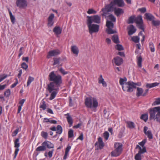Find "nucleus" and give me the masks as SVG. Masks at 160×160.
Wrapping results in <instances>:
<instances>
[{"label":"nucleus","mask_w":160,"mask_h":160,"mask_svg":"<svg viewBox=\"0 0 160 160\" xmlns=\"http://www.w3.org/2000/svg\"><path fill=\"white\" fill-rule=\"evenodd\" d=\"M14 147L16 148V149L14 152L13 159H15L16 158L19 150V148L20 146V143H19V139L18 138L16 139L14 141Z\"/></svg>","instance_id":"10"},{"label":"nucleus","mask_w":160,"mask_h":160,"mask_svg":"<svg viewBox=\"0 0 160 160\" xmlns=\"http://www.w3.org/2000/svg\"><path fill=\"white\" fill-rule=\"evenodd\" d=\"M152 24L155 26H158L160 25V21L159 20H155L153 19L152 21Z\"/></svg>","instance_id":"37"},{"label":"nucleus","mask_w":160,"mask_h":160,"mask_svg":"<svg viewBox=\"0 0 160 160\" xmlns=\"http://www.w3.org/2000/svg\"><path fill=\"white\" fill-rule=\"evenodd\" d=\"M98 144L99 148L100 149H102L104 146V144L102 138L100 137L98 138V141L95 143V145L96 146Z\"/></svg>","instance_id":"17"},{"label":"nucleus","mask_w":160,"mask_h":160,"mask_svg":"<svg viewBox=\"0 0 160 160\" xmlns=\"http://www.w3.org/2000/svg\"><path fill=\"white\" fill-rule=\"evenodd\" d=\"M127 79L126 78H120L119 82L120 85L122 86V88L123 87V86L124 85V84H125L127 82Z\"/></svg>","instance_id":"31"},{"label":"nucleus","mask_w":160,"mask_h":160,"mask_svg":"<svg viewBox=\"0 0 160 160\" xmlns=\"http://www.w3.org/2000/svg\"><path fill=\"white\" fill-rule=\"evenodd\" d=\"M73 131L72 129H70L68 132V137L69 138H72L73 136Z\"/></svg>","instance_id":"44"},{"label":"nucleus","mask_w":160,"mask_h":160,"mask_svg":"<svg viewBox=\"0 0 160 160\" xmlns=\"http://www.w3.org/2000/svg\"><path fill=\"white\" fill-rule=\"evenodd\" d=\"M34 80V78L33 77L29 76L27 82V86H29Z\"/></svg>","instance_id":"40"},{"label":"nucleus","mask_w":160,"mask_h":160,"mask_svg":"<svg viewBox=\"0 0 160 160\" xmlns=\"http://www.w3.org/2000/svg\"><path fill=\"white\" fill-rule=\"evenodd\" d=\"M87 13L88 14H91L92 13L95 14L96 13V11L92 9H89Z\"/></svg>","instance_id":"57"},{"label":"nucleus","mask_w":160,"mask_h":160,"mask_svg":"<svg viewBox=\"0 0 160 160\" xmlns=\"http://www.w3.org/2000/svg\"><path fill=\"white\" fill-rule=\"evenodd\" d=\"M53 151H54V150H52L48 152V155L49 157L50 158H51L52 157Z\"/></svg>","instance_id":"64"},{"label":"nucleus","mask_w":160,"mask_h":160,"mask_svg":"<svg viewBox=\"0 0 160 160\" xmlns=\"http://www.w3.org/2000/svg\"><path fill=\"white\" fill-rule=\"evenodd\" d=\"M112 39L115 43H119L120 42L119 40L118 37L117 35H114L112 37Z\"/></svg>","instance_id":"27"},{"label":"nucleus","mask_w":160,"mask_h":160,"mask_svg":"<svg viewBox=\"0 0 160 160\" xmlns=\"http://www.w3.org/2000/svg\"><path fill=\"white\" fill-rule=\"evenodd\" d=\"M7 77L6 75H0V82L6 78Z\"/></svg>","instance_id":"56"},{"label":"nucleus","mask_w":160,"mask_h":160,"mask_svg":"<svg viewBox=\"0 0 160 160\" xmlns=\"http://www.w3.org/2000/svg\"><path fill=\"white\" fill-rule=\"evenodd\" d=\"M132 40L135 43H138L139 41V38L138 36H133L132 37Z\"/></svg>","instance_id":"43"},{"label":"nucleus","mask_w":160,"mask_h":160,"mask_svg":"<svg viewBox=\"0 0 160 160\" xmlns=\"http://www.w3.org/2000/svg\"><path fill=\"white\" fill-rule=\"evenodd\" d=\"M139 151L138 152L141 154L142 153H144L146 152V148L145 147H143V148L142 149L141 148V149H140Z\"/></svg>","instance_id":"55"},{"label":"nucleus","mask_w":160,"mask_h":160,"mask_svg":"<svg viewBox=\"0 0 160 160\" xmlns=\"http://www.w3.org/2000/svg\"><path fill=\"white\" fill-rule=\"evenodd\" d=\"M4 95L7 97H8L10 94V91L9 89L7 90L4 92Z\"/></svg>","instance_id":"54"},{"label":"nucleus","mask_w":160,"mask_h":160,"mask_svg":"<svg viewBox=\"0 0 160 160\" xmlns=\"http://www.w3.org/2000/svg\"><path fill=\"white\" fill-rule=\"evenodd\" d=\"M60 51L58 49L51 50L48 52L47 55V58H49L51 57L57 56L60 54Z\"/></svg>","instance_id":"11"},{"label":"nucleus","mask_w":160,"mask_h":160,"mask_svg":"<svg viewBox=\"0 0 160 160\" xmlns=\"http://www.w3.org/2000/svg\"><path fill=\"white\" fill-rule=\"evenodd\" d=\"M149 47L150 49V51L152 52H155V47L153 43L152 42H150L149 44Z\"/></svg>","instance_id":"34"},{"label":"nucleus","mask_w":160,"mask_h":160,"mask_svg":"<svg viewBox=\"0 0 160 160\" xmlns=\"http://www.w3.org/2000/svg\"><path fill=\"white\" fill-rule=\"evenodd\" d=\"M138 10L141 13H144L146 11V9L145 8H142L138 9Z\"/></svg>","instance_id":"58"},{"label":"nucleus","mask_w":160,"mask_h":160,"mask_svg":"<svg viewBox=\"0 0 160 160\" xmlns=\"http://www.w3.org/2000/svg\"><path fill=\"white\" fill-rule=\"evenodd\" d=\"M140 118L143 120L145 122H146L148 118V114H142Z\"/></svg>","instance_id":"39"},{"label":"nucleus","mask_w":160,"mask_h":160,"mask_svg":"<svg viewBox=\"0 0 160 160\" xmlns=\"http://www.w3.org/2000/svg\"><path fill=\"white\" fill-rule=\"evenodd\" d=\"M41 136L45 139H46L48 138V135L47 132L42 131L41 132Z\"/></svg>","instance_id":"41"},{"label":"nucleus","mask_w":160,"mask_h":160,"mask_svg":"<svg viewBox=\"0 0 160 160\" xmlns=\"http://www.w3.org/2000/svg\"><path fill=\"white\" fill-rule=\"evenodd\" d=\"M143 89L140 88H137V92H136V96L138 97H139L141 96H142V95H143Z\"/></svg>","instance_id":"25"},{"label":"nucleus","mask_w":160,"mask_h":160,"mask_svg":"<svg viewBox=\"0 0 160 160\" xmlns=\"http://www.w3.org/2000/svg\"><path fill=\"white\" fill-rule=\"evenodd\" d=\"M114 62L116 65L119 66L123 62V59L121 58L117 57L114 58Z\"/></svg>","instance_id":"20"},{"label":"nucleus","mask_w":160,"mask_h":160,"mask_svg":"<svg viewBox=\"0 0 160 160\" xmlns=\"http://www.w3.org/2000/svg\"><path fill=\"white\" fill-rule=\"evenodd\" d=\"M115 48L119 51L122 50H123V48L122 46L120 44H117L115 46Z\"/></svg>","instance_id":"46"},{"label":"nucleus","mask_w":160,"mask_h":160,"mask_svg":"<svg viewBox=\"0 0 160 160\" xmlns=\"http://www.w3.org/2000/svg\"><path fill=\"white\" fill-rule=\"evenodd\" d=\"M23 49V47H21L19 49V53L18 55V57H20L21 55H22L23 54V52H22V50Z\"/></svg>","instance_id":"62"},{"label":"nucleus","mask_w":160,"mask_h":160,"mask_svg":"<svg viewBox=\"0 0 160 160\" xmlns=\"http://www.w3.org/2000/svg\"><path fill=\"white\" fill-rule=\"evenodd\" d=\"M148 129V127L146 126H145L144 127L143 130L144 133L147 136L149 139H152L153 138L152 134L151 131L148 130V131H147Z\"/></svg>","instance_id":"15"},{"label":"nucleus","mask_w":160,"mask_h":160,"mask_svg":"<svg viewBox=\"0 0 160 160\" xmlns=\"http://www.w3.org/2000/svg\"><path fill=\"white\" fill-rule=\"evenodd\" d=\"M39 107L43 110H45L47 108V105L45 103V101L43 100H42L40 104Z\"/></svg>","instance_id":"30"},{"label":"nucleus","mask_w":160,"mask_h":160,"mask_svg":"<svg viewBox=\"0 0 160 160\" xmlns=\"http://www.w3.org/2000/svg\"><path fill=\"white\" fill-rule=\"evenodd\" d=\"M8 11L9 14L10 18L11 19V22H12L13 24L14 23L15 21V17L12 14V13L10 10L9 9H8Z\"/></svg>","instance_id":"29"},{"label":"nucleus","mask_w":160,"mask_h":160,"mask_svg":"<svg viewBox=\"0 0 160 160\" xmlns=\"http://www.w3.org/2000/svg\"><path fill=\"white\" fill-rule=\"evenodd\" d=\"M18 129H17L12 132V137H14V136H16L18 133Z\"/></svg>","instance_id":"60"},{"label":"nucleus","mask_w":160,"mask_h":160,"mask_svg":"<svg viewBox=\"0 0 160 160\" xmlns=\"http://www.w3.org/2000/svg\"><path fill=\"white\" fill-rule=\"evenodd\" d=\"M25 101V99H22L20 100L19 102V104H20L19 105L22 106Z\"/></svg>","instance_id":"63"},{"label":"nucleus","mask_w":160,"mask_h":160,"mask_svg":"<svg viewBox=\"0 0 160 160\" xmlns=\"http://www.w3.org/2000/svg\"><path fill=\"white\" fill-rule=\"evenodd\" d=\"M149 112L150 120H156L158 122L160 121V106L150 109Z\"/></svg>","instance_id":"3"},{"label":"nucleus","mask_w":160,"mask_h":160,"mask_svg":"<svg viewBox=\"0 0 160 160\" xmlns=\"http://www.w3.org/2000/svg\"><path fill=\"white\" fill-rule=\"evenodd\" d=\"M113 2L114 4L119 7H123L124 5V2L123 0H113Z\"/></svg>","instance_id":"19"},{"label":"nucleus","mask_w":160,"mask_h":160,"mask_svg":"<svg viewBox=\"0 0 160 160\" xmlns=\"http://www.w3.org/2000/svg\"><path fill=\"white\" fill-rule=\"evenodd\" d=\"M135 16L134 15L130 16L128 18V23L129 24L133 23L134 22H135Z\"/></svg>","instance_id":"33"},{"label":"nucleus","mask_w":160,"mask_h":160,"mask_svg":"<svg viewBox=\"0 0 160 160\" xmlns=\"http://www.w3.org/2000/svg\"><path fill=\"white\" fill-rule=\"evenodd\" d=\"M145 18L148 20L152 21L155 19L154 17L150 13H146L145 14Z\"/></svg>","instance_id":"24"},{"label":"nucleus","mask_w":160,"mask_h":160,"mask_svg":"<svg viewBox=\"0 0 160 160\" xmlns=\"http://www.w3.org/2000/svg\"><path fill=\"white\" fill-rule=\"evenodd\" d=\"M42 145H43L44 147L46 148H54V145L51 142L45 140L42 144Z\"/></svg>","instance_id":"16"},{"label":"nucleus","mask_w":160,"mask_h":160,"mask_svg":"<svg viewBox=\"0 0 160 160\" xmlns=\"http://www.w3.org/2000/svg\"><path fill=\"white\" fill-rule=\"evenodd\" d=\"M108 17L109 19L112 22H114L116 21V18L113 15L110 14Z\"/></svg>","instance_id":"50"},{"label":"nucleus","mask_w":160,"mask_h":160,"mask_svg":"<svg viewBox=\"0 0 160 160\" xmlns=\"http://www.w3.org/2000/svg\"><path fill=\"white\" fill-rule=\"evenodd\" d=\"M114 150L111 153L112 156L117 157L121 154L122 151V145L120 143L115 142L114 145Z\"/></svg>","instance_id":"4"},{"label":"nucleus","mask_w":160,"mask_h":160,"mask_svg":"<svg viewBox=\"0 0 160 160\" xmlns=\"http://www.w3.org/2000/svg\"><path fill=\"white\" fill-rule=\"evenodd\" d=\"M106 31L107 33L108 34H113L116 32V31H113L112 29L110 28H108L107 29Z\"/></svg>","instance_id":"47"},{"label":"nucleus","mask_w":160,"mask_h":160,"mask_svg":"<svg viewBox=\"0 0 160 160\" xmlns=\"http://www.w3.org/2000/svg\"><path fill=\"white\" fill-rule=\"evenodd\" d=\"M154 105H158L160 104V98H157L154 102Z\"/></svg>","instance_id":"61"},{"label":"nucleus","mask_w":160,"mask_h":160,"mask_svg":"<svg viewBox=\"0 0 160 160\" xmlns=\"http://www.w3.org/2000/svg\"><path fill=\"white\" fill-rule=\"evenodd\" d=\"M48 79L52 82L47 85L46 89L51 93L49 99L52 100L55 98L58 92L59 87L62 83V77L60 75H56L54 71H52L48 75Z\"/></svg>","instance_id":"1"},{"label":"nucleus","mask_w":160,"mask_h":160,"mask_svg":"<svg viewBox=\"0 0 160 160\" xmlns=\"http://www.w3.org/2000/svg\"><path fill=\"white\" fill-rule=\"evenodd\" d=\"M71 146H70L69 145H68L66 148L65 149V152L68 153L70 150L71 149Z\"/></svg>","instance_id":"59"},{"label":"nucleus","mask_w":160,"mask_h":160,"mask_svg":"<svg viewBox=\"0 0 160 160\" xmlns=\"http://www.w3.org/2000/svg\"><path fill=\"white\" fill-rule=\"evenodd\" d=\"M98 83L99 84H102V86L104 87H106L107 84L106 82L104 81V79L102 78V75H100L99 77L98 78Z\"/></svg>","instance_id":"23"},{"label":"nucleus","mask_w":160,"mask_h":160,"mask_svg":"<svg viewBox=\"0 0 160 160\" xmlns=\"http://www.w3.org/2000/svg\"><path fill=\"white\" fill-rule=\"evenodd\" d=\"M147 142V139H144L142 140V141L138 143V144L141 146L142 147H144L145 143Z\"/></svg>","instance_id":"49"},{"label":"nucleus","mask_w":160,"mask_h":160,"mask_svg":"<svg viewBox=\"0 0 160 160\" xmlns=\"http://www.w3.org/2000/svg\"><path fill=\"white\" fill-rule=\"evenodd\" d=\"M159 83L154 82L152 83H147L146 85L147 88H151L158 86Z\"/></svg>","instance_id":"28"},{"label":"nucleus","mask_w":160,"mask_h":160,"mask_svg":"<svg viewBox=\"0 0 160 160\" xmlns=\"http://www.w3.org/2000/svg\"><path fill=\"white\" fill-rule=\"evenodd\" d=\"M106 26L108 28H113V24L111 21H108L106 22Z\"/></svg>","instance_id":"42"},{"label":"nucleus","mask_w":160,"mask_h":160,"mask_svg":"<svg viewBox=\"0 0 160 160\" xmlns=\"http://www.w3.org/2000/svg\"><path fill=\"white\" fill-rule=\"evenodd\" d=\"M55 16L53 13L51 14L48 18V26L51 27L53 26L54 22V18Z\"/></svg>","instance_id":"13"},{"label":"nucleus","mask_w":160,"mask_h":160,"mask_svg":"<svg viewBox=\"0 0 160 160\" xmlns=\"http://www.w3.org/2000/svg\"><path fill=\"white\" fill-rule=\"evenodd\" d=\"M103 136L105 139L106 140H107L108 139L109 137V133L107 131L103 133Z\"/></svg>","instance_id":"51"},{"label":"nucleus","mask_w":160,"mask_h":160,"mask_svg":"<svg viewBox=\"0 0 160 160\" xmlns=\"http://www.w3.org/2000/svg\"><path fill=\"white\" fill-rule=\"evenodd\" d=\"M90 20L92 23L94 22L97 23H99L101 22L100 17L98 15H94L93 16L88 17L87 22Z\"/></svg>","instance_id":"12"},{"label":"nucleus","mask_w":160,"mask_h":160,"mask_svg":"<svg viewBox=\"0 0 160 160\" xmlns=\"http://www.w3.org/2000/svg\"><path fill=\"white\" fill-rule=\"evenodd\" d=\"M54 63H53V65H56L58 64L59 62L60 58H54Z\"/></svg>","instance_id":"53"},{"label":"nucleus","mask_w":160,"mask_h":160,"mask_svg":"<svg viewBox=\"0 0 160 160\" xmlns=\"http://www.w3.org/2000/svg\"><path fill=\"white\" fill-rule=\"evenodd\" d=\"M65 115L67 116L66 118L70 126H71L73 123V120L72 117L70 116L69 114L68 113L66 114Z\"/></svg>","instance_id":"26"},{"label":"nucleus","mask_w":160,"mask_h":160,"mask_svg":"<svg viewBox=\"0 0 160 160\" xmlns=\"http://www.w3.org/2000/svg\"><path fill=\"white\" fill-rule=\"evenodd\" d=\"M53 31L55 34L58 35L61 33L62 29L59 26H56L54 28Z\"/></svg>","instance_id":"21"},{"label":"nucleus","mask_w":160,"mask_h":160,"mask_svg":"<svg viewBox=\"0 0 160 160\" xmlns=\"http://www.w3.org/2000/svg\"><path fill=\"white\" fill-rule=\"evenodd\" d=\"M128 127L129 128L132 129L134 128L135 124L134 123L132 122L128 121L127 122Z\"/></svg>","instance_id":"36"},{"label":"nucleus","mask_w":160,"mask_h":160,"mask_svg":"<svg viewBox=\"0 0 160 160\" xmlns=\"http://www.w3.org/2000/svg\"><path fill=\"white\" fill-rule=\"evenodd\" d=\"M98 102L96 98L92 97H88L85 100V105L88 108L91 109L96 112L97 108L98 106Z\"/></svg>","instance_id":"2"},{"label":"nucleus","mask_w":160,"mask_h":160,"mask_svg":"<svg viewBox=\"0 0 160 160\" xmlns=\"http://www.w3.org/2000/svg\"><path fill=\"white\" fill-rule=\"evenodd\" d=\"M16 5L20 8L25 9L27 7L28 3L26 0H16Z\"/></svg>","instance_id":"9"},{"label":"nucleus","mask_w":160,"mask_h":160,"mask_svg":"<svg viewBox=\"0 0 160 160\" xmlns=\"http://www.w3.org/2000/svg\"><path fill=\"white\" fill-rule=\"evenodd\" d=\"M136 31V29L134 26L132 25H130L128 31V34L129 35H131L134 33Z\"/></svg>","instance_id":"22"},{"label":"nucleus","mask_w":160,"mask_h":160,"mask_svg":"<svg viewBox=\"0 0 160 160\" xmlns=\"http://www.w3.org/2000/svg\"><path fill=\"white\" fill-rule=\"evenodd\" d=\"M87 24L90 34H92L93 33L97 32L99 31V26L97 24H92L90 20H89L88 22H87Z\"/></svg>","instance_id":"5"},{"label":"nucleus","mask_w":160,"mask_h":160,"mask_svg":"<svg viewBox=\"0 0 160 160\" xmlns=\"http://www.w3.org/2000/svg\"><path fill=\"white\" fill-rule=\"evenodd\" d=\"M135 22L139 28L144 31V28L143 24V21L142 17L141 15L138 16L135 18Z\"/></svg>","instance_id":"8"},{"label":"nucleus","mask_w":160,"mask_h":160,"mask_svg":"<svg viewBox=\"0 0 160 160\" xmlns=\"http://www.w3.org/2000/svg\"><path fill=\"white\" fill-rule=\"evenodd\" d=\"M137 64L138 67L141 68L142 67V58L141 56H140L137 57Z\"/></svg>","instance_id":"35"},{"label":"nucleus","mask_w":160,"mask_h":160,"mask_svg":"<svg viewBox=\"0 0 160 160\" xmlns=\"http://www.w3.org/2000/svg\"><path fill=\"white\" fill-rule=\"evenodd\" d=\"M46 148H45L43 145L39 146L36 149V151L38 152H40L44 151L46 150Z\"/></svg>","instance_id":"38"},{"label":"nucleus","mask_w":160,"mask_h":160,"mask_svg":"<svg viewBox=\"0 0 160 160\" xmlns=\"http://www.w3.org/2000/svg\"><path fill=\"white\" fill-rule=\"evenodd\" d=\"M114 8V5L113 2H111L110 4L105 5L104 8L102 9V11L104 14H106L108 12L113 11Z\"/></svg>","instance_id":"7"},{"label":"nucleus","mask_w":160,"mask_h":160,"mask_svg":"<svg viewBox=\"0 0 160 160\" xmlns=\"http://www.w3.org/2000/svg\"><path fill=\"white\" fill-rule=\"evenodd\" d=\"M59 71L63 75H65L68 73L67 72L65 71V70L62 68H61L59 69Z\"/></svg>","instance_id":"52"},{"label":"nucleus","mask_w":160,"mask_h":160,"mask_svg":"<svg viewBox=\"0 0 160 160\" xmlns=\"http://www.w3.org/2000/svg\"><path fill=\"white\" fill-rule=\"evenodd\" d=\"M134 82H132L128 81L127 82L122 88L124 91L129 92H131L133 91V87L135 85Z\"/></svg>","instance_id":"6"},{"label":"nucleus","mask_w":160,"mask_h":160,"mask_svg":"<svg viewBox=\"0 0 160 160\" xmlns=\"http://www.w3.org/2000/svg\"><path fill=\"white\" fill-rule=\"evenodd\" d=\"M135 160H141V154L138 152L135 156Z\"/></svg>","instance_id":"45"},{"label":"nucleus","mask_w":160,"mask_h":160,"mask_svg":"<svg viewBox=\"0 0 160 160\" xmlns=\"http://www.w3.org/2000/svg\"><path fill=\"white\" fill-rule=\"evenodd\" d=\"M71 52L76 56H77L79 52V49L78 47L76 45H73L71 46Z\"/></svg>","instance_id":"14"},{"label":"nucleus","mask_w":160,"mask_h":160,"mask_svg":"<svg viewBox=\"0 0 160 160\" xmlns=\"http://www.w3.org/2000/svg\"><path fill=\"white\" fill-rule=\"evenodd\" d=\"M115 14L117 17H119L121 14H123L124 12L123 10L121 8H115L114 10Z\"/></svg>","instance_id":"18"},{"label":"nucleus","mask_w":160,"mask_h":160,"mask_svg":"<svg viewBox=\"0 0 160 160\" xmlns=\"http://www.w3.org/2000/svg\"><path fill=\"white\" fill-rule=\"evenodd\" d=\"M21 66L22 68L23 69H24L25 70L27 69L28 68V65L24 62H22V63Z\"/></svg>","instance_id":"48"},{"label":"nucleus","mask_w":160,"mask_h":160,"mask_svg":"<svg viewBox=\"0 0 160 160\" xmlns=\"http://www.w3.org/2000/svg\"><path fill=\"white\" fill-rule=\"evenodd\" d=\"M56 133L60 135L61 134L62 132V127L60 125H58L56 129Z\"/></svg>","instance_id":"32"}]
</instances>
